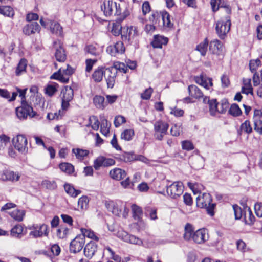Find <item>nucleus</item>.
<instances>
[{
  "label": "nucleus",
  "instance_id": "18",
  "mask_svg": "<svg viewBox=\"0 0 262 262\" xmlns=\"http://www.w3.org/2000/svg\"><path fill=\"white\" fill-rule=\"evenodd\" d=\"M97 250V245L95 242L91 241L88 243L84 248V254L89 258H91Z\"/></svg>",
  "mask_w": 262,
  "mask_h": 262
},
{
  "label": "nucleus",
  "instance_id": "37",
  "mask_svg": "<svg viewBox=\"0 0 262 262\" xmlns=\"http://www.w3.org/2000/svg\"><path fill=\"white\" fill-rule=\"evenodd\" d=\"M23 231V227L21 225L17 224L11 230V235L14 237L20 238Z\"/></svg>",
  "mask_w": 262,
  "mask_h": 262
},
{
  "label": "nucleus",
  "instance_id": "25",
  "mask_svg": "<svg viewBox=\"0 0 262 262\" xmlns=\"http://www.w3.org/2000/svg\"><path fill=\"white\" fill-rule=\"evenodd\" d=\"M64 188L67 193L73 198L76 197L78 194L81 193V190L76 189L70 184L66 183L64 185Z\"/></svg>",
  "mask_w": 262,
  "mask_h": 262
},
{
  "label": "nucleus",
  "instance_id": "16",
  "mask_svg": "<svg viewBox=\"0 0 262 262\" xmlns=\"http://www.w3.org/2000/svg\"><path fill=\"white\" fill-rule=\"evenodd\" d=\"M168 42L167 37L160 35L154 36V39L151 45L154 48H162L163 45H166Z\"/></svg>",
  "mask_w": 262,
  "mask_h": 262
},
{
  "label": "nucleus",
  "instance_id": "51",
  "mask_svg": "<svg viewBox=\"0 0 262 262\" xmlns=\"http://www.w3.org/2000/svg\"><path fill=\"white\" fill-rule=\"evenodd\" d=\"M119 159L125 162H129L135 159V156L129 152H125L120 156Z\"/></svg>",
  "mask_w": 262,
  "mask_h": 262
},
{
  "label": "nucleus",
  "instance_id": "5",
  "mask_svg": "<svg viewBox=\"0 0 262 262\" xmlns=\"http://www.w3.org/2000/svg\"><path fill=\"white\" fill-rule=\"evenodd\" d=\"M231 21L229 16L226 17V20H221L216 22L215 30L216 32L221 39L225 38L227 34L230 30Z\"/></svg>",
  "mask_w": 262,
  "mask_h": 262
},
{
  "label": "nucleus",
  "instance_id": "8",
  "mask_svg": "<svg viewBox=\"0 0 262 262\" xmlns=\"http://www.w3.org/2000/svg\"><path fill=\"white\" fill-rule=\"evenodd\" d=\"M85 244L83 235H78L73 239L70 244V251L71 253L79 252L83 248Z\"/></svg>",
  "mask_w": 262,
  "mask_h": 262
},
{
  "label": "nucleus",
  "instance_id": "42",
  "mask_svg": "<svg viewBox=\"0 0 262 262\" xmlns=\"http://www.w3.org/2000/svg\"><path fill=\"white\" fill-rule=\"evenodd\" d=\"M228 112L231 115L234 117L239 116L242 113V112L240 109L239 107L236 103L232 104L231 105Z\"/></svg>",
  "mask_w": 262,
  "mask_h": 262
},
{
  "label": "nucleus",
  "instance_id": "28",
  "mask_svg": "<svg viewBox=\"0 0 262 262\" xmlns=\"http://www.w3.org/2000/svg\"><path fill=\"white\" fill-rule=\"evenodd\" d=\"M27 65V61L25 58H22L19 61L15 70V74L16 76H20L23 73L26 72V69Z\"/></svg>",
  "mask_w": 262,
  "mask_h": 262
},
{
  "label": "nucleus",
  "instance_id": "23",
  "mask_svg": "<svg viewBox=\"0 0 262 262\" xmlns=\"http://www.w3.org/2000/svg\"><path fill=\"white\" fill-rule=\"evenodd\" d=\"M188 90L189 95L195 99H199L203 97V94L202 91L195 85H189Z\"/></svg>",
  "mask_w": 262,
  "mask_h": 262
},
{
  "label": "nucleus",
  "instance_id": "58",
  "mask_svg": "<svg viewBox=\"0 0 262 262\" xmlns=\"http://www.w3.org/2000/svg\"><path fill=\"white\" fill-rule=\"evenodd\" d=\"M43 185H45L47 189L50 190H54L56 189L57 187L56 183L54 181L45 180L43 181Z\"/></svg>",
  "mask_w": 262,
  "mask_h": 262
},
{
  "label": "nucleus",
  "instance_id": "4",
  "mask_svg": "<svg viewBox=\"0 0 262 262\" xmlns=\"http://www.w3.org/2000/svg\"><path fill=\"white\" fill-rule=\"evenodd\" d=\"M170 16L166 11H163L159 13H154L149 17V20L155 24L159 23L160 19L162 21V26L168 28H172L173 24L170 21Z\"/></svg>",
  "mask_w": 262,
  "mask_h": 262
},
{
  "label": "nucleus",
  "instance_id": "50",
  "mask_svg": "<svg viewBox=\"0 0 262 262\" xmlns=\"http://www.w3.org/2000/svg\"><path fill=\"white\" fill-rule=\"evenodd\" d=\"M69 229L67 227H61L57 230V236L60 238L66 237L69 233Z\"/></svg>",
  "mask_w": 262,
  "mask_h": 262
},
{
  "label": "nucleus",
  "instance_id": "2",
  "mask_svg": "<svg viewBox=\"0 0 262 262\" xmlns=\"http://www.w3.org/2000/svg\"><path fill=\"white\" fill-rule=\"evenodd\" d=\"M20 106L16 108V115L20 120H25L29 116L33 118L36 115V112L33 111L31 104L27 101L20 102Z\"/></svg>",
  "mask_w": 262,
  "mask_h": 262
},
{
  "label": "nucleus",
  "instance_id": "10",
  "mask_svg": "<svg viewBox=\"0 0 262 262\" xmlns=\"http://www.w3.org/2000/svg\"><path fill=\"white\" fill-rule=\"evenodd\" d=\"M53 47L55 49V56L56 60L59 62H64L67 59L65 51L62 46V43L60 40L53 42Z\"/></svg>",
  "mask_w": 262,
  "mask_h": 262
},
{
  "label": "nucleus",
  "instance_id": "57",
  "mask_svg": "<svg viewBox=\"0 0 262 262\" xmlns=\"http://www.w3.org/2000/svg\"><path fill=\"white\" fill-rule=\"evenodd\" d=\"M233 208L234 210L235 219L236 220L240 219L242 217L243 214L242 208L236 204L233 205Z\"/></svg>",
  "mask_w": 262,
  "mask_h": 262
},
{
  "label": "nucleus",
  "instance_id": "12",
  "mask_svg": "<svg viewBox=\"0 0 262 262\" xmlns=\"http://www.w3.org/2000/svg\"><path fill=\"white\" fill-rule=\"evenodd\" d=\"M40 27L37 22H30L25 25L23 28V33L28 36L39 33Z\"/></svg>",
  "mask_w": 262,
  "mask_h": 262
},
{
  "label": "nucleus",
  "instance_id": "46",
  "mask_svg": "<svg viewBox=\"0 0 262 262\" xmlns=\"http://www.w3.org/2000/svg\"><path fill=\"white\" fill-rule=\"evenodd\" d=\"M10 142L9 137L4 134L0 135V150L3 149L7 144L10 143Z\"/></svg>",
  "mask_w": 262,
  "mask_h": 262
},
{
  "label": "nucleus",
  "instance_id": "36",
  "mask_svg": "<svg viewBox=\"0 0 262 262\" xmlns=\"http://www.w3.org/2000/svg\"><path fill=\"white\" fill-rule=\"evenodd\" d=\"M208 46V41L207 38H206L203 42L200 43L196 46V50L199 51L202 56H204L207 50V47Z\"/></svg>",
  "mask_w": 262,
  "mask_h": 262
},
{
  "label": "nucleus",
  "instance_id": "55",
  "mask_svg": "<svg viewBox=\"0 0 262 262\" xmlns=\"http://www.w3.org/2000/svg\"><path fill=\"white\" fill-rule=\"evenodd\" d=\"M63 115V112L61 110H59L58 112H56L54 113H49L48 114L47 118L50 120H52L54 119H59L61 118V116Z\"/></svg>",
  "mask_w": 262,
  "mask_h": 262
},
{
  "label": "nucleus",
  "instance_id": "21",
  "mask_svg": "<svg viewBox=\"0 0 262 262\" xmlns=\"http://www.w3.org/2000/svg\"><path fill=\"white\" fill-rule=\"evenodd\" d=\"M168 127V124L162 120L156 121L154 124V130L156 133L166 134Z\"/></svg>",
  "mask_w": 262,
  "mask_h": 262
},
{
  "label": "nucleus",
  "instance_id": "59",
  "mask_svg": "<svg viewBox=\"0 0 262 262\" xmlns=\"http://www.w3.org/2000/svg\"><path fill=\"white\" fill-rule=\"evenodd\" d=\"M126 122L125 118L122 116L118 115L115 117L114 123L116 127H119L121 124Z\"/></svg>",
  "mask_w": 262,
  "mask_h": 262
},
{
  "label": "nucleus",
  "instance_id": "32",
  "mask_svg": "<svg viewBox=\"0 0 262 262\" xmlns=\"http://www.w3.org/2000/svg\"><path fill=\"white\" fill-rule=\"evenodd\" d=\"M105 74L102 67H98L92 75V78L95 82H100L102 80L103 75Z\"/></svg>",
  "mask_w": 262,
  "mask_h": 262
},
{
  "label": "nucleus",
  "instance_id": "31",
  "mask_svg": "<svg viewBox=\"0 0 262 262\" xmlns=\"http://www.w3.org/2000/svg\"><path fill=\"white\" fill-rule=\"evenodd\" d=\"M194 229L193 226L190 223H187L185 226V233L183 237L185 240L189 241L192 238Z\"/></svg>",
  "mask_w": 262,
  "mask_h": 262
},
{
  "label": "nucleus",
  "instance_id": "29",
  "mask_svg": "<svg viewBox=\"0 0 262 262\" xmlns=\"http://www.w3.org/2000/svg\"><path fill=\"white\" fill-rule=\"evenodd\" d=\"M61 170L68 174H72L74 171V167L72 164L67 162H63L59 165Z\"/></svg>",
  "mask_w": 262,
  "mask_h": 262
},
{
  "label": "nucleus",
  "instance_id": "7",
  "mask_svg": "<svg viewBox=\"0 0 262 262\" xmlns=\"http://www.w3.org/2000/svg\"><path fill=\"white\" fill-rule=\"evenodd\" d=\"M12 142L15 148L19 152L23 154L28 152V141L25 135H17L15 138H13Z\"/></svg>",
  "mask_w": 262,
  "mask_h": 262
},
{
  "label": "nucleus",
  "instance_id": "11",
  "mask_svg": "<svg viewBox=\"0 0 262 262\" xmlns=\"http://www.w3.org/2000/svg\"><path fill=\"white\" fill-rule=\"evenodd\" d=\"M118 237L124 242L128 243L138 245H141L143 244L141 239L133 235L129 234L124 231L118 233Z\"/></svg>",
  "mask_w": 262,
  "mask_h": 262
},
{
  "label": "nucleus",
  "instance_id": "17",
  "mask_svg": "<svg viewBox=\"0 0 262 262\" xmlns=\"http://www.w3.org/2000/svg\"><path fill=\"white\" fill-rule=\"evenodd\" d=\"M195 81L207 90L209 89L210 86L213 85L212 79L203 74L200 75L199 77H195Z\"/></svg>",
  "mask_w": 262,
  "mask_h": 262
},
{
  "label": "nucleus",
  "instance_id": "34",
  "mask_svg": "<svg viewBox=\"0 0 262 262\" xmlns=\"http://www.w3.org/2000/svg\"><path fill=\"white\" fill-rule=\"evenodd\" d=\"M25 214V212L23 210H15L10 213L11 216L18 222L23 220Z\"/></svg>",
  "mask_w": 262,
  "mask_h": 262
},
{
  "label": "nucleus",
  "instance_id": "30",
  "mask_svg": "<svg viewBox=\"0 0 262 262\" xmlns=\"http://www.w3.org/2000/svg\"><path fill=\"white\" fill-rule=\"evenodd\" d=\"M221 48V42L217 39H214L210 42L209 50L213 54H217Z\"/></svg>",
  "mask_w": 262,
  "mask_h": 262
},
{
  "label": "nucleus",
  "instance_id": "45",
  "mask_svg": "<svg viewBox=\"0 0 262 262\" xmlns=\"http://www.w3.org/2000/svg\"><path fill=\"white\" fill-rule=\"evenodd\" d=\"M126 34L129 37L130 40L133 39L135 36L138 35L137 28L134 26L127 27L126 29Z\"/></svg>",
  "mask_w": 262,
  "mask_h": 262
},
{
  "label": "nucleus",
  "instance_id": "47",
  "mask_svg": "<svg viewBox=\"0 0 262 262\" xmlns=\"http://www.w3.org/2000/svg\"><path fill=\"white\" fill-rule=\"evenodd\" d=\"M261 61L259 59L251 60L249 62V68L252 73L256 72L258 67L260 66Z\"/></svg>",
  "mask_w": 262,
  "mask_h": 262
},
{
  "label": "nucleus",
  "instance_id": "26",
  "mask_svg": "<svg viewBox=\"0 0 262 262\" xmlns=\"http://www.w3.org/2000/svg\"><path fill=\"white\" fill-rule=\"evenodd\" d=\"M61 93H63L62 99L70 101L73 99L74 91L71 86H65Z\"/></svg>",
  "mask_w": 262,
  "mask_h": 262
},
{
  "label": "nucleus",
  "instance_id": "9",
  "mask_svg": "<svg viewBox=\"0 0 262 262\" xmlns=\"http://www.w3.org/2000/svg\"><path fill=\"white\" fill-rule=\"evenodd\" d=\"M115 164V161L113 159L99 156L94 160L93 166L95 170H98L101 166L108 167Z\"/></svg>",
  "mask_w": 262,
  "mask_h": 262
},
{
  "label": "nucleus",
  "instance_id": "40",
  "mask_svg": "<svg viewBox=\"0 0 262 262\" xmlns=\"http://www.w3.org/2000/svg\"><path fill=\"white\" fill-rule=\"evenodd\" d=\"M110 68L115 69L117 74L118 71L126 73L128 70L127 67L124 63L119 62H116L114 63L113 65Z\"/></svg>",
  "mask_w": 262,
  "mask_h": 262
},
{
  "label": "nucleus",
  "instance_id": "61",
  "mask_svg": "<svg viewBox=\"0 0 262 262\" xmlns=\"http://www.w3.org/2000/svg\"><path fill=\"white\" fill-rule=\"evenodd\" d=\"M254 124V129L260 135H262V120L258 119H255Z\"/></svg>",
  "mask_w": 262,
  "mask_h": 262
},
{
  "label": "nucleus",
  "instance_id": "22",
  "mask_svg": "<svg viewBox=\"0 0 262 262\" xmlns=\"http://www.w3.org/2000/svg\"><path fill=\"white\" fill-rule=\"evenodd\" d=\"M93 103L95 106L98 109L103 110L107 105V102L105 101L103 96L96 95L93 98Z\"/></svg>",
  "mask_w": 262,
  "mask_h": 262
},
{
  "label": "nucleus",
  "instance_id": "19",
  "mask_svg": "<svg viewBox=\"0 0 262 262\" xmlns=\"http://www.w3.org/2000/svg\"><path fill=\"white\" fill-rule=\"evenodd\" d=\"M50 30L51 33L57 36H62L63 34L62 27L60 25L53 20L49 21Z\"/></svg>",
  "mask_w": 262,
  "mask_h": 262
},
{
  "label": "nucleus",
  "instance_id": "49",
  "mask_svg": "<svg viewBox=\"0 0 262 262\" xmlns=\"http://www.w3.org/2000/svg\"><path fill=\"white\" fill-rule=\"evenodd\" d=\"M89 200L86 195H83L78 200V204L81 209H86L88 206Z\"/></svg>",
  "mask_w": 262,
  "mask_h": 262
},
{
  "label": "nucleus",
  "instance_id": "43",
  "mask_svg": "<svg viewBox=\"0 0 262 262\" xmlns=\"http://www.w3.org/2000/svg\"><path fill=\"white\" fill-rule=\"evenodd\" d=\"M134 131L131 129L124 130L121 134V139L125 141H130L134 136Z\"/></svg>",
  "mask_w": 262,
  "mask_h": 262
},
{
  "label": "nucleus",
  "instance_id": "41",
  "mask_svg": "<svg viewBox=\"0 0 262 262\" xmlns=\"http://www.w3.org/2000/svg\"><path fill=\"white\" fill-rule=\"evenodd\" d=\"M218 104L219 103L215 99H211L210 102L208 103L209 112L211 115L214 116L216 112H219Z\"/></svg>",
  "mask_w": 262,
  "mask_h": 262
},
{
  "label": "nucleus",
  "instance_id": "38",
  "mask_svg": "<svg viewBox=\"0 0 262 262\" xmlns=\"http://www.w3.org/2000/svg\"><path fill=\"white\" fill-rule=\"evenodd\" d=\"M132 210L134 219L139 221L142 215V210L141 208L136 204H133L132 205Z\"/></svg>",
  "mask_w": 262,
  "mask_h": 262
},
{
  "label": "nucleus",
  "instance_id": "27",
  "mask_svg": "<svg viewBox=\"0 0 262 262\" xmlns=\"http://www.w3.org/2000/svg\"><path fill=\"white\" fill-rule=\"evenodd\" d=\"M190 164L192 168L196 170H199L202 168L204 165L203 160L200 157L192 158L190 159Z\"/></svg>",
  "mask_w": 262,
  "mask_h": 262
},
{
  "label": "nucleus",
  "instance_id": "56",
  "mask_svg": "<svg viewBox=\"0 0 262 262\" xmlns=\"http://www.w3.org/2000/svg\"><path fill=\"white\" fill-rule=\"evenodd\" d=\"M84 51L88 53L93 56H96L97 54V48L96 47L92 45H87L84 48Z\"/></svg>",
  "mask_w": 262,
  "mask_h": 262
},
{
  "label": "nucleus",
  "instance_id": "44",
  "mask_svg": "<svg viewBox=\"0 0 262 262\" xmlns=\"http://www.w3.org/2000/svg\"><path fill=\"white\" fill-rule=\"evenodd\" d=\"M100 132L104 135L110 132L107 120L104 118L101 120Z\"/></svg>",
  "mask_w": 262,
  "mask_h": 262
},
{
  "label": "nucleus",
  "instance_id": "3",
  "mask_svg": "<svg viewBox=\"0 0 262 262\" xmlns=\"http://www.w3.org/2000/svg\"><path fill=\"white\" fill-rule=\"evenodd\" d=\"M101 10L103 11L105 16L114 15H120L121 13V10L120 4L117 5L116 2L112 0L104 1L103 5L101 6Z\"/></svg>",
  "mask_w": 262,
  "mask_h": 262
},
{
  "label": "nucleus",
  "instance_id": "48",
  "mask_svg": "<svg viewBox=\"0 0 262 262\" xmlns=\"http://www.w3.org/2000/svg\"><path fill=\"white\" fill-rule=\"evenodd\" d=\"M56 86H58V84H48L45 89L46 93L49 96H52L54 95L56 92L57 91Z\"/></svg>",
  "mask_w": 262,
  "mask_h": 262
},
{
  "label": "nucleus",
  "instance_id": "62",
  "mask_svg": "<svg viewBox=\"0 0 262 262\" xmlns=\"http://www.w3.org/2000/svg\"><path fill=\"white\" fill-rule=\"evenodd\" d=\"M152 92V89L150 87L148 89H146L144 91V93L141 94V98L143 100H149L151 97V95Z\"/></svg>",
  "mask_w": 262,
  "mask_h": 262
},
{
  "label": "nucleus",
  "instance_id": "53",
  "mask_svg": "<svg viewBox=\"0 0 262 262\" xmlns=\"http://www.w3.org/2000/svg\"><path fill=\"white\" fill-rule=\"evenodd\" d=\"M241 129L248 134L252 132V128L250 125V123L249 120H246L241 124Z\"/></svg>",
  "mask_w": 262,
  "mask_h": 262
},
{
  "label": "nucleus",
  "instance_id": "63",
  "mask_svg": "<svg viewBox=\"0 0 262 262\" xmlns=\"http://www.w3.org/2000/svg\"><path fill=\"white\" fill-rule=\"evenodd\" d=\"M94 121V123L92 124V128L95 130H97L99 129L100 125V122L98 120L97 117L95 116H92L90 118V121Z\"/></svg>",
  "mask_w": 262,
  "mask_h": 262
},
{
  "label": "nucleus",
  "instance_id": "33",
  "mask_svg": "<svg viewBox=\"0 0 262 262\" xmlns=\"http://www.w3.org/2000/svg\"><path fill=\"white\" fill-rule=\"evenodd\" d=\"M0 14L5 16L13 17L14 12L12 7L9 6H2L0 9Z\"/></svg>",
  "mask_w": 262,
  "mask_h": 262
},
{
  "label": "nucleus",
  "instance_id": "14",
  "mask_svg": "<svg viewBox=\"0 0 262 262\" xmlns=\"http://www.w3.org/2000/svg\"><path fill=\"white\" fill-rule=\"evenodd\" d=\"M117 75L115 69L110 68V67L105 69L104 77L108 88H112L114 86Z\"/></svg>",
  "mask_w": 262,
  "mask_h": 262
},
{
  "label": "nucleus",
  "instance_id": "15",
  "mask_svg": "<svg viewBox=\"0 0 262 262\" xmlns=\"http://www.w3.org/2000/svg\"><path fill=\"white\" fill-rule=\"evenodd\" d=\"M208 236L206 234V231L205 229H200L194 232L192 237L193 241L198 244H201L207 241Z\"/></svg>",
  "mask_w": 262,
  "mask_h": 262
},
{
  "label": "nucleus",
  "instance_id": "39",
  "mask_svg": "<svg viewBox=\"0 0 262 262\" xmlns=\"http://www.w3.org/2000/svg\"><path fill=\"white\" fill-rule=\"evenodd\" d=\"M72 152L75 154L76 158L78 159H83L89 154V150L80 148H73Z\"/></svg>",
  "mask_w": 262,
  "mask_h": 262
},
{
  "label": "nucleus",
  "instance_id": "6",
  "mask_svg": "<svg viewBox=\"0 0 262 262\" xmlns=\"http://www.w3.org/2000/svg\"><path fill=\"white\" fill-rule=\"evenodd\" d=\"M184 191V186L181 182H174L167 186V193L172 199H176L180 196Z\"/></svg>",
  "mask_w": 262,
  "mask_h": 262
},
{
  "label": "nucleus",
  "instance_id": "54",
  "mask_svg": "<svg viewBox=\"0 0 262 262\" xmlns=\"http://www.w3.org/2000/svg\"><path fill=\"white\" fill-rule=\"evenodd\" d=\"M229 102L227 99H223L221 101L220 107L219 108V113L224 114L229 107Z\"/></svg>",
  "mask_w": 262,
  "mask_h": 262
},
{
  "label": "nucleus",
  "instance_id": "35",
  "mask_svg": "<svg viewBox=\"0 0 262 262\" xmlns=\"http://www.w3.org/2000/svg\"><path fill=\"white\" fill-rule=\"evenodd\" d=\"M81 234L80 235H83V239L85 240V237L93 239L96 241H98L99 237H98L95 234V233L91 230H88L84 228L81 229Z\"/></svg>",
  "mask_w": 262,
  "mask_h": 262
},
{
  "label": "nucleus",
  "instance_id": "60",
  "mask_svg": "<svg viewBox=\"0 0 262 262\" xmlns=\"http://www.w3.org/2000/svg\"><path fill=\"white\" fill-rule=\"evenodd\" d=\"M111 32L115 36H119L120 34L122 33V27L121 26V25L119 24H113Z\"/></svg>",
  "mask_w": 262,
  "mask_h": 262
},
{
  "label": "nucleus",
  "instance_id": "64",
  "mask_svg": "<svg viewBox=\"0 0 262 262\" xmlns=\"http://www.w3.org/2000/svg\"><path fill=\"white\" fill-rule=\"evenodd\" d=\"M255 212L256 215L259 217H262V204L257 203L254 206Z\"/></svg>",
  "mask_w": 262,
  "mask_h": 262
},
{
  "label": "nucleus",
  "instance_id": "24",
  "mask_svg": "<svg viewBox=\"0 0 262 262\" xmlns=\"http://www.w3.org/2000/svg\"><path fill=\"white\" fill-rule=\"evenodd\" d=\"M105 207L108 211L112 212L113 214L119 216L121 212V209L113 201H106L105 203Z\"/></svg>",
  "mask_w": 262,
  "mask_h": 262
},
{
  "label": "nucleus",
  "instance_id": "13",
  "mask_svg": "<svg viewBox=\"0 0 262 262\" xmlns=\"http://www.w3.org/2000/svg\"><path fill=\"white\" fill-rule=\"evenodd\" d=\"M1 179L3 181H17L20 176L17 172L8 170L6 168L0 172Z\"/></svg>",
  "mask_w": 262,
  "mask_h": 262
},
{
  "label": "nucleus",
  "instance_id": "20",
  "mask_svg": "<svg viewBox=\"0 0 262 262\" xmlns=\"http://www.w3.org/2000/svg\"><path fill=\"white\" fill-rule=\"evenodd\" d=\"M110 175L114 180H120L126 177V172L121 168H115L110 171Z\"/></svg>",
  "mask_w": 262,
  "mask_h": 262
},
{
  "label": "nucleus",
  "instance_id": "1",
  "mask_svg": "<svg viewBox=\"0 0 262 262\" xmlns=\"http://www.w3.org/2000/svg\"><path fill=\"white\" fill-rule=\"evenodd\" d=\"M212 199L209 193H204L201 196L196 198V205L201 208L206 209L207 214L213 216L214 215V210L216 206L215 203H212Z\"/></svg>",
  "mask_w": 262,
  "mask_h": 262
},
{
  "label": "nucleus",
  "instance_id": "52",
  "mask_svg": "<svg viewBox=\"0 0 262 262\" xmlns=\"http://www.w3.org/2000/svg\"><path fill=\"white\" fill-rule=\"evenodd\" d=\"M248 219H247L246 214H245V223L248 225H252L255 221V216L253 214L251 210L249 207L248 208Z\"/></svg>",
  "mask_w": 262,
  "mask_h": 262
}]
</instances>
